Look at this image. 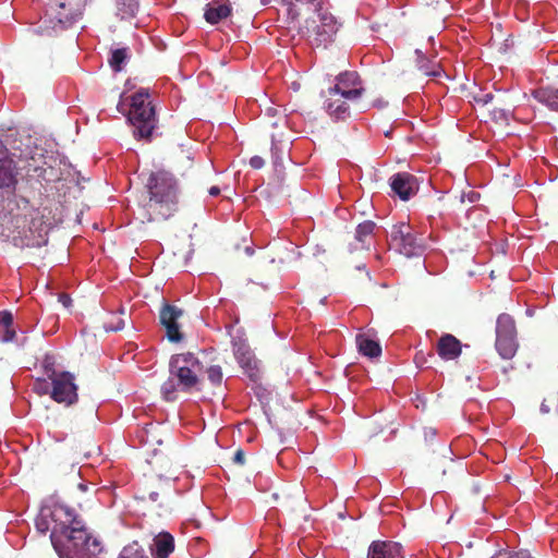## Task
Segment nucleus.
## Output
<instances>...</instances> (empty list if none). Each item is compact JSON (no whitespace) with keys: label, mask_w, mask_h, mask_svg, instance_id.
<instances>
[{"label":"nucleus","mask_w":558,"mask_h":558,"mask_svg":"<svg viewBox=\"0 0 558 558\" xmlns=\"http://www.w3.org/2000/svg\"><path fill=\"white\" fill-rule=\"evenodd\" d=\"M271 140H272V146H275V142L277 141V138H276V135H275V134H271Z\"/></svg>","instance_id":"a18cd8bd"},{"label":"nucleus","mask_w":558,"mask_h":558,"mask_svg":"<svg viewBox=\"0 0 558 558\" xmlns=\"http://www.w3.org/2000/svg\"><path fill=\"white\" fill-rule=\"evenodd\" d=\"M128 120L134 126V136L140 138L151 136L156 128V113L147 90L141 89L132 95Z\"/></svg>","instance_id":"7ed1b4c3"},{"label":"nucleus","mask_w":558,"mask_h":558,"mask_svg":"<svg viewBox=\"0 0 558 558\" xmlns=\"http://www.w3.org/2000/svg\"><path fill=\"white\" fill-rule=\"evenodd\" d=\"M35 526L36 530L41 534H46L48 531L51 532L52 523L50 521L48 507L41 508L39 514L35 520Z\"/></svg>","instance_id":"393cba45"},{"label":"nucleus","mask_w":558,"mask_h":558,"mask_svg":"<svg viewBox=\"0 0 558 558\" xmlns=\"http://www.w3.org/2000/svg\"><path fill=\"white\" fill-rule=\"evenodd\" d=\"M356 344L359 352L365 356L378 357L381 354L380 344L377 341L367 338L365 335L356 336Z\"/></svg>","instance_id":"4be33fe9"},{"label":"nucleus","mask_w":558,"mask_h":558,"mask_svg":"<svg viewBox=\"0 0 558 558\" xmlns=\"http://www.w3.org/2000/svg\"><path fill=\"white\" fill-rule=\"evenodd\" d=\"M233 461L236 464L243 465L245 463V452L242 449H238L233 456Z\"/></svg>","instance_id":"c9c22d12"},{"label":"nucleus","mask_w":558,"mask_h":558,"mask_svg":"<svg viewBox=\"0 0 558 558\" xmlns=\"http://www.w3.org/2000/svg\"><path fill=\"white\" fill-rule=\"evenodd\" d=\"M138 10V3L136 0H119L118 11L122 19L132 17Z\"/></svg>","instance_id":"bb28decb"},{"label":"nucleus","mask_w":558,"mask_h":558,"mask_svg":"<svg viewBox=\"0 0 558 558\" xmlns=\"http://www.w3.org/2000/svg\"><path fill=\"white\" fill-rule=\"evenodd\" d=\"M290 498H291L290 495H284V500L282 502V506L288 509H293V505L290 502Z\"/></svg>","instance_id":"58836bf2"},{"label":"nucleus","mask_w":558,"mask_h":558,"mask_svg":"<svg viewBox=\"0 0 558 558\" xmlns=\"http://www.w3.org/2000/svg\"><path fill=\"white\" fill-rule=\"evenodd\" d=\"M233 354L248 378L256 383L260 379L259 361L255 357L251 347L242 340L233 342Z\"/></svg>","instance_id":"9b49d317"},{"label":"nucleus","mask_w":558,"mask_h":558,"mask_svg":"<svg viewBox=\"0 0 558 558\" xmlns=\"http://www.w3.org/2000/svg\"><path fill=\"white\" fill-rule=\"evenodd\" d=\"M388 235L389 247L405 257L420 256L425 251L424 239L408 222L393 225Z\"/></svg>","instance_id":"39448f33"},{"label":"nucleus","mask_w":558,"mask_h":558,"mask_svg":"<svg viewBox=\"0 0 558 558\" xmlns=\"http://www.w3.org/2000/svg\"><path fill=\"white\" fill-rule=\"evenodd\" d=\"M415 53L418 57V70L422 72L425 76H437L439 74L438 65L434 64L433 66H429V61L424 58L422 52L420 50H415Z\"/></svg>","instance_id":"c85d7f7f"},{"label":"nucleus","mask_w":558,"mask_h":558,"mask_svg":"<svg viewBox=\"0 0 558 558\" xmlns=\"http://www.w3.org/2000/svg\"><path fill=\"white\" fill-rule=\"evenodd\" d=\"M78 488L85 492L87 489V486L85 484H78Z\"/></svg>","instance_id":"c03bdc74"},{"label":"nucleus","mask_w":558,"mask_h":558,"mask_svg":"<svg viewBox=\"0 0 558 558\" xmlns=\"http://www.w3.org/2000/svg\"><path fill=\"white\" fill-rule=\"evenodd\" d=\"M476 197H477V195H476V194H474V193H472V196H471V198H470V199H471V202H474Z\"/></svg>","instance_id":"49530a36"},{"label":"nucleus","mask_w":558,"mask_h":558,"mask_svg":"<svg viewBox=\"0 0 558 558\" xmlns=\"http://www.w3.org/2000/svg\"><path fill=\"white\" fill-rule=\"evenodd\" d=\"M183 316V311L175 305L165 303L159 312L160 324L166 329L170 342H180L183 335L180 332L178 320Z\"/></svg>","instance_id":"4468645a"},{"label":"nucleus","mask_w":558,"mask_h":558,"mask_svg":"<svg viewBox=\"0 0 558 558\" xmlns=\"http://www.w3.org/2000/svg\"><path fill=\"white\" fill-rule=\"evenodd\" d=\"M146 187L148 199L142 208L143 220L163 221L172 217L179 206V189L174 177L166 170L151 172Z\"/></svg>","instance_id":"f257e3e1"},{"label":"nucleus","mask_w":558,"mask_h":558,"mask_svg":"<svg viewBox=\"0 0 558 558\" xmlns=\"http://www.w3.org/2000/svg\"><path fill=\"white\" fill-rule=\"evenodd\" d=\"M174 551V537L168 532H161L153 538L150 554L153 558H168Z\"/></svg>","instance_id":"a211bd4d"},{"label":"nucleus","mask_w":558,"mask_h":558,"mask_svg":"<svg viewBox=\"0 0 558 558\" xmlns=\"http://www.w3.org/2000/svg\"><path fill=\"white\" fill-rule=\"evenodd\" d=\"M271 125H272L274 128H277L278 123H277V122H272V123H271Z\"/></svg>","instance_id":"09e8293b"},{"label":"nucleus","mask_w":558,"mask_h":558,"mask_svg":"<svg viewBox=\"0 0 558 558\" xmlns=\"http://www.w3.org/2000/svg\"><path fill=\"white\" fill-rule=\"evenodd\" d=\"M436 351L444 361H452L460 356L462 352V343L451 333H444L437 344Z\"/></svg>","instance_id":"f3484780"},{"label":"nucleus","mask_w":558,"mask_h":558,"mask_svg":"<svg viewBox=\"0 0 558 558\" xmlns=\"http://www.w3.org/2000/svg\"><path fill=\"white\" fill-rule=\"evenodd\" d=\"M390 187L402 201H408L417 192L418 184L413 174L409 172H398L390 178Z\"/></svg>","instance_id":"2eb2a0df"},{"label":"nucleus","mask_w":558,"mask_h":558,"mask_svg":"<svg viewBox=\"0 0 558 558\" xmlns=\"http://www.w3.org/2000/svg\"><path fill=\"white\" fill-rule=\"evenodd\" d=\"M265 165V161L262 157L259 156H253L251 159H250V166L253 168V169H260L263 168Z\"/></svg>","instance_id":"72a5a7b5"},{"label":"nucleus","mask_w":558,"mask_h":558,"mask_svg":"<svg viewBox=\"0 0 558 558\" xmlns=\"http://www.w3.org/2000/svg\"><path fill=\"white\" fill-rule=\"evenodd\" d=\"M299 500L301 501L302 500V493L301 490L299 489Z\"/></svg>","instance_id":"de8ad7c7"},{"label":"nucleus","mask_w":558,"mask_h":558,"mask_svg":"<svg viewBox=\"0 0 558 558\" xmlns=\"http://www.w3.org/2000/svg\"><path fill=\"white\" fill-rule=\"evenodd\" d=\"M496 350L505 360L512 359L518 350L517 328L509 314H500L496 326Z\"/></svg>","instance_id":"0eeeda50"},{"label":"nucleus","mask_w":558,"mask_h":558,"mask_svg":"<svg viewBox=\"0 0 558 558\" xmlns=\"http://www.w3.org/2000/svg\"><path fill=\"white\" fill-rule=\"evenodd\" d=\"M157 482H158V487H159L161 494L165 495L167 492H169L170 484L168 481H162L161 478H158Z\"/></svg>","instance_id":"e433bc0d"},{"label":"nucleus","mask_w":558,"mask_h":558,"mask_svg":"<svg viewBox=\"0 0 558 558\" xmlns=\"http://www.w3.org/2000/svg\"><path fill=\"white\" fill-rule=\"evenodd\" d=\"M533 97L547 108L558 112V89L553 87H541L532 93Z\"/></svg>","instance_id":"412c9836"},{"label":"nucleus","mask_w":558,"mask_h":558,"mask_svg":"<svg viewBox=\"0 0 558 558\" xmlns=\"http://www.w3.org/2000/svg\"><path fill=\"white\" fill-rule=\"evenodd\" d=\"M148 499H149V500H151V501H154V502L158 501V499H159V493H158V492H155V490H150V492L148 493Z\"/></svg>","instance_id":"4c0bfd02"},{"label":"nucleus","mask_w":558,"mask_h":558,"mask_svg":"<svg viewBox=\"0 0 558 558\" xmlns=\"http://www.w3.org/2000/svg\"><path fill=\"white\" fill-rule=\"evenodd\" d=\"M367 558H404L401 544L391 541H374L368 547Z\"/></svg>","instance_id":"dca6fc26"},{"label":"nucleus","mask_w":558,"mask_h":558,"mask_svg":"<svg viewBox=\"0 0 558 558\" xmlns=\"http://www.w3.org/2000/svg\"><path fill=\"white\" fill-rule=\"evenodd\" d=\"M303 29L313 47L327 48L335 40L339 25L331 13L318 11L305 21Z\"/></svg>","instance_id":"20e7f679"},{"label":"nucleus","mask_w":558,"mask_h":558,"mask_svg":"<svg viewBox=\"0 0 558 558\" xmlns=\"http://www.w3.org/2000/svg\"><path fill=\"white\" fill-rule=\"evenodd\" d=\"M349 99H344V96L338 94L332 96L328 94L325 100V109L327 112L337 120H345L350 116Z\"/></svg>","instance_id":"6ab92c4d"},{"label":"nucleus","mask_w":558,"mask_h":558,"mask_svg":"<svg viewBox=\"0 0 558 558\" xmlns=\"http://www.w3.org/2000/svg\"><path fill=\"white\" fill-rule=\"evenodd\" d=\"M336 81V85L329 88V95L337 96L340 94L344 96V99L354 101L365 92L357 72L345 71L337 75Z\"/></svg>","instance_id":"9d476101"},{"label":"nucleus","mask_w":558,"mask_h":558,"mask_svg":"<svg viewBox=\"0 0 558 558\" xmlns=\"http://www.w3.org/2000/svg\"><path fill=\"white\" fill-rule=\"evenodd\" d=\"M49 384L46 380L38 379L34 384V390L38 393L48 392Z\"/></svg>","instance_id":"473e14b6"},{"label":"nucleus","mask_w":558,"mask_h":558,"mask_svg":"<svg viewBox=\"0 0 558 558\" xmlns=\"http://www.w3.org/2000/svg\"><path fill=\"white\" fill-rule=\"evenodd\" d=\"M207 378L214 386H220L223 374L219 365H211L206 369Z\"/></svg>","instance_id":"c756f323"},{"label":"nucleus","mask_w":558,"mask_h":558,"mask_svg":"<svg viewBox=\"0 0 558 558\" xmlns=\"http://www.w3.org/2000/svg\"><path fill=\"white\" fill-rule=\"evenodd\" d=\"M276 112H277V110H276V109H274V108H268V109H267V113H268V114H272V116H274Z\"/></svg>","instance_id":"37998d69"},{"label":"nucleus","mask_w":558,"mask_h":558,"mask_svg":"<svg viewBox=\"0 0 558 558\" xmlns=\"http://www.w3.org/2000/svg\"><path fill=\"white\" fill-rule=\"evenodd\" d=\"M271 498L274 499V501H279L280 495H279V494H277V493H274V494L271 495Z\"/></svg>","instance_id":"79ce46f5"},{"label":"nucleus","mask_w":558,"mask_h":558,"mask_svg":"<svg viewBox=\"0 0 558 558\" xmlns=\"http://www.w3.org/2000/svg\"><path fill=\"white\" fill-rule=\"evenodd\" d=\"M124 328V320L117 314H112L110 320L106 324V329L110 331H119Z\"/></svg>","instance_id":"7c9ffc66"},{"label":"nucleus","mask_w":558,"mask_h":558,"mask_svg":"<svg viewBox=\"0 0 558 558\" xmlns=\"http://www.w3.org/2000/svg\"><path fill=\"white\" fill-rule=\"evenodd\" d=\"M493 98H494L493 94H485L482 100L484 104H488L493 100Z\"/></svg>","instance_id":"a19ab883"},{"label":"nucleus","mask_w":558,"mask_h":558,"mask_svg":"<svg viewBox=\"0 0 558 558\" xmlns=\"http://www.w3.org/2000/svg\"><path fill=\"white\" fill-rule=\"evenodd\" d=\"M48 377L51 381L50 397L53 401L66 407L77 401V386L73 374L52 369Z\"/></svg>","instance_id":"6e6552de"},{"label":"nucleus","mask_w":558,"mask_h":558,"mask_svg":"<svg viewBox=\"0 0 558 558\" xmlns=\"http://www.w3.org/2000/svg\"><path fill=\"white\" fill-rule=\"evenodd\" d=\"M202 362L192 352L178 353L169 362L170 378L161 385V393L167 401L175 400L177 390L192 392L201 390L198 373Z\"/></svg>","instance_id":"f03ea898"},{"label":"nucleus","mask_w":558,"mask_h":558,"mask_svg":"<svg viewBox=\"0 0 558 558\" xmlns=\"http://www.w3.org/2000/svg\"><path fill=\"white\" fill-rule=\"evenodd\" d=\"M90 536L84 526L82 520H78L76 526H72L69 532L63 535V543L61 547H65L69 551H73L76 556H84L85 551L89 550ZM61 555V550L58 551Z\"/></svg>","instance_id":"ddd939ff"},{"label":"nucleus","mask_w":558,"mask_h":558,"mask_svg":"<svg viewBox=\"0 0 558 558\" xmlns=\"http://www.w3.org/2000/svg\"><path fill=\"white\" fill-rule=\"evenodd\" d=\"M231 5L228 2L216 0L207 5L204 17L210 24H217L231 14Z\"/></svg>","instance_id":"aec40b11"},{"label":"nucleus","mask_w":558,"mask_h":558,"mask_svg":"<svg viewBox=\"0 0 558 558\" xmlns=\"http://www.w3.org/2000/svg\"><path fill=\"white\" fill-rule=\"evenodd\" d=\"M209 195L211 196H218L220 194V189L218 186H211L208 190Z\"/></svg>","instance_id":"ea45409f"},{"label":"nucleus","mask_w":558,"mask_h":558,"mask_svg":"<svg viewBox=\"0 0 558 558\" xmlns=\"http://www.w3.org/2000/svg\"><path fill=\"white\" fill-rule=\"evenodd\" d=\"M119 558H148V556L137 542H133L122 549Z\"/></svg>","instance_id":"a878e982"},{"label":"nucleus","mask_w":558,"mask_h":558,"mask_svg":"<svg viewBox=\"0 0 558 558\" xmlns=\"http://www.w3.org/2000/svg\"><path fill=\"white\" fill-rule=\"evenodd\" d=\"M58 301L63 305L65 308H70L72 306V299L66 293H60L58 296Z\"/></svg>","instance_id":"f704fd0d"},{"label":"nucleus","mask_w":558,"mask_h":558,"mask_svg":"<svg viewBox=\"0 0 558 558\" xmlns=\"http://www.w3.org/2000/svg\"><path fill=\"white\" fill-rule=\"evenodd\" d=\"M15 335L12 313L9 311L0 312V341L10 342L15 338Z\"/></svg>","instance_id":"5701e85b"},{"label":"nucleus","mask_w":558,"mask_h":558,"mask_svg":"<svg viewBox=\"0 0 558 558\" xmlns=\"http://www.w3.org/2000/svg\"><path fill=\"white\" fill-rule=\"evenodd\" d=\"M375 227V222L371 220L360 223L356 227L355 239L361 243H365L366 239L374 232Z\"/></svg>","instance_id":"cd10ccee"},{"label":"nucleus","mask_w":558,"mask_h":558,"mask_svg":"<svg viewBox=\"0 0 558 558\" xmlns=\"http://www.w3.org/2000/svg\"><path fill=\"white\" fill-rule=\"evenodd\" d=\"M48 508L50 521L52 523L50 541L56 551H60V544L63 543V535H65L72 526H76L81 519L76 515L73 509L64 505L54 504Z\"/></svg>","instance_id":"423d86ee"},{"label":"nucleus","mask_w":558,"mask_h":558,"mask_svg":"<svg viewBox=\"0 0 558 558\" xmlns=\"http://www.w3.org/2000/svg\"><path fill=\"white\" fill-rule=\"evenodd\" d=\"M492 558H532L527 551H518L513 554L509 553H499L498 556Z\"/></svg>","instance_id":"2f4dec72"},{"label":"nucleus","mask_w":558,"mask_h":558,"mask_svg":"<svg viewBox=\"0 0 558 558\" xmlns=\"http://www.w3.org/2000/svg\"><path fill=\"white\" fill-rule=\"evenodd\" d=\"M129 48H118L112 50L109 59V65L114 72H120L123 69V64L129 59Z\"/></svg>","instance_id":"b1692460"},{"label":"nucleus","mask_w":558,"mask_h":558,"mask_svg":"<svg viewBox=\"0 0 558 558\" xmlns=\"http://www.w3.org/2000/svg\"><path fill=\"white\" fill-rule=\"evenodd\" d=\"M12 230L9 228L10 233L7 239L12 242L16 247H31L39 245L38 241L33 239V230L26 216H14L11 218Z\"/></svg>","instance_id":"f8f14e48"},{"label":"nucleus","mask_w":558,"mask_h":558,"mask_svg":"<svg viewBox=\"0 0 558 558\" xmlns=\"http://www.w3.org/2000/svg\"><path fill=\"white\" fill-rule=\"evenodd\" d=\"M20 168L12 154L0 143V190L14 193L19 183Z\"/></svg>","instance_id":"1a4fd4ad"}]
</instances>
